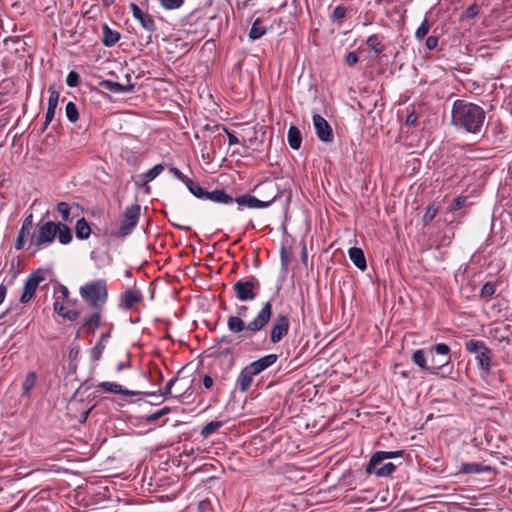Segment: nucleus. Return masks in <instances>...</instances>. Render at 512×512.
Listing matches in <instances>:
<instances>
[{"mask_svg":"<svg viewBox=\"0 0 512 512\" xmlns=\"http://www.w3.org/2000/svg\"><path fill=\"white\" fill-rule=\"evenodd\" d=\"M99 86L116 94L130 93L134 90L135 87V85L131 83L123 85L112 80H101L99 82Z\"/></svg>","mask_w":512,"mask_h":512,"instance_id":"18","label":"nucleus"},{"mask_svg":"<svg viewBox=\"0 0 512 512\" xmlns=\"http://www.w3.org/2000/svg\"><path fill=\"white\" fill-rule=\"evenodd\" d=\"M202 382L205 389H210L213 386V378L208 374L204 375Z\"/></svg>","mask_w":512,"mask_h":512,"instance_id":"63","label":"nucleus"},{"mask_svg":"<svg viewBox=\"0 0 512 512\" xmlns=\"http://www.w3.org/2000/svg\"><path fill=\"white\" fill-rule=\"evenodd\" d=\"M290 329V318L286 314H278L271 325L269 340L272 344L281 342L288 335Z\"/></svg>","mask_w":512,"mask_h":512,"instance_id":"9","label":"nucleus"},{"mask_svg":"<svg viewBox=\"0 0 512 512\" xmlns=\"http://www.w3.org/2000/svg\"><path fill=\"white\" fill-rule=\"evenodd\" d=\"M277 360H278L277 354H268L266 356H263L255 361L251 362L250 364H248V366L253 372H255L256 375H259L264 370H266L267 368L274 365Z\"/></svg>","mask_w":512,"mask_h":512,"instance_id":"15","label":"nucleus"},{"mask_svg":"<svg viewBox=\"0 0 512 512\" xmlns=\"http://www.w3.org/2000/svg\"><path fill=\"white\" fill-rule=\"evenodd\" d=\"M65 114L68 120L72 123H75L79 119V112L74 102L70 101L67 103Z\"/></svg>","mask_w":512,"mask_h":512,"instance_id":"37","label":"nucleus"},{"mask_svg":"<svg viewBox=\"0 0 512 512\" xmlns=\"http://www.w3.org/2000/svg\"><path fill=\"white\" fill-rule=\"evenodd\" d=\"M260 288L259 279L255 276H249L237 280L232 286V291L237 300L247 302L256 299Z\"/></svg>","mask_w":512,"mask_h":512,"instance_id":"5","label":"nucleus"},{"mask_svg":"<svg viewBox=\"0 0 512 512\" xmlns=\"http://www.w3.org/2000/svg\"><path fill=\"white\" fill-rule=\"evenodd\" d=\"M312 120L318 139L326 143L332 142L334 135L328 121L319 114H314Z\"/></svg>","mask_w":512,"mask_h":512,"instance_id":"11","label":"nucleus"},{"mask_svg":"<svg viewBox=\"0 0 512 512\" xmlns=\"http://www.w3.org/2000/svg\"><path fill=\"white\" fill-rule=\"evenodd\" d=\"M479 11V6L476 3H474L470 5L468 8H466V10L463 12V17L466 19H473L478 15Z\"/></svg>","mask_w":512,"mask_h":512,"instance_id":"47","label":"nucleus"},{"mask_svg":"<svg viewBox=\"0 0 512 512\" xmlns=\"http://www.w3.org/2000/svg\"><path fill=\"white\" fill-rule=\"evenodd\" d=\"M464 346L466 351L476 355L481 350H485L487 345L482 340L470 339L465 342Z\"/></svg>","mask_w":512,"mask_h":512,"instance_id":"36","label":"nucleus"},{"mask_svg":"<svg viewBox=\"0 0 512 512\" xmlns=\"http://www.w3.org/2000/svg\"><path fill=\"white\" fill-rule=\"evenodd\" d=\"M76 237L80 240L88 239L91 234V228L85 218L77 220L75 225Z\"/></svg>","mask_w":512,"mask_h":512,"instance_id":"29","label":"nucleus"},{"mask_svg":"<svg viewBox=\"0 0 512 512\" xmlns=\"http://www.w3.org/2000/svg\"><path fill=\"white\" fill-rule=\"evenodd\" d=\"M450 347L445 343H438L428 348L430 356V374L437 375L438 371L451 361Z\"/></svg>","mask_w":512,"mask_h":512,"instance_id":"8","label":"nucleus"},{"mask_svg":"<svg viewBox=\"0 0 512 512\" xmlns=\"http://www.w3.org/2000/svg\"><path fill=\"white\" fill-rule=\"evenodd\" d=\"M430 24L427 19L421 23V25L417 28L415 32V38L417 40H422L429 32Z\"/></svg>","mask_w":512,"mask_h":512,"instance_id":"42","label":"nucleus"},{"mask_svg":"<svg viewBox=\"0 0 512 512\" xmlns=\"http://www.w3.org/2000/svg\"><path fill=\"white\" fill-rule=\"evenodd\" d=\"M169 172L171 174H173L177 179H179L181 182H183L184 184L187 182V179H189V177H187L186 175H184L178 168L174 167V166H171L169 168Z\"/></svg>","mask_w":512,"mask_h":512,"instance_id":"54","label":"nucleus"},{"mask_svg":"<svg viewBox=\"0 0 512 512\" xmlns=\"http://www.w3.org/2000/svg\"><path fill=\"white\" fill-rule=\"evenodd\" d=\"M48 92L50 94L48 99V106L57 108L60 96L59 92L54 88V86H49Z\"/></svg>","mask_w":512,"mask_h":512,"instance_id":"43","label":"nucleus"},{"mask_svg":"<svg viewBox=\"0 0 512 512\" xmlns=\"http://www.w3.org/2000/svg\"><path fill=\"white\" fill-rule=\"evenodd\" d=\"M467 196H458L455 198L452 203L450 204V210L457 211L465 206L467 202Z\"/></svg>","mask_w":512,"mask_h":512,"instance_id":"48","label":"nucleus"},{"mask_svg":"<svg viewBox=\"0 0 512 512\" xmlns=\"http://www.w3.org/2000/svg\"><path fill=\"white\" fill-rule=\"evenodd\" d=\"M160 418H161V414L159 413V411H156L148 416L143 417L142 419L146 424H151Z\"/></svg>","mask_w":512,"mask_h":512,"instance_id":"58","label":"nucleus"},{"mask_svg":"<svg viewBox=\"0 0 512 512\" xmlns=\"http://www.w3.org/2000/svg\"><path fill=\"white\" fill-rule=\"evenodd\" d=\"M425 46L428 50H434L438 46V38L436 36H429L425 41Z\"/></svg>","mask_w":512,"mask_h":512,"instance_id":"55","label":"nucleus"},{"mask_svg":"<svg viewBox=\"0 0 512 512\" xmlns=\"http://www.w3.org/2000/svg\"><path fill=\"white\" fill-rule=\"evenodd\" d=\"M217 129H222L228 136V144L230 146L239 144V139L224 126V125H216Z\"/></svg>","mask_w":512,"mask_h":512,"instance_id":"51","label":"nucleus"},{"mask_svg":"<svg viewBox=\"0 0 512 512\" xmlns=\"http://www.w3.org/2000/svg\"><path fill=\"white\" fill-rule=\"evenodd\" d=\"M164 165L163 164H157L153 166L151 169L146 171L141 175L143 178V182L140 185H145L148 182L154 180L158 175H160L164 171Z\"/></svg>","mask_w":512,"mask_h":512,"instance_id":"34","label":"nucleus"},{"mask_svg":"<svg viewBox=\"0 0 512 512\" xmlns=\"http://www.w3.org/2000/svg\"><path fill=\"white\" fill-rule=\"evenodd\" d=\"M98 387L107 393L121 394L125 396H136V395H146V396H154V392H141V391H133L123 388L120 384L114 382H101L98 384Z\"/></svg>","mask_w":512,"mask_h":512,"instance_id":"14","label":"nucleus"},{"mask_svg":"<svg viewBox=\"0 0 512 512\" xmlns=\"http://www.w3.org/2000/svg\"><path fill=\"white\" fill-rule=\"evenodd\" d=\"M22 226L28 230H30L32 228V226H33V214L32 213H30L29 215H27L25 217V219L23 220Z\"/></svg>","mask_w":512,"mask_h":512,"instance_id":"62","label":"nucleus"},{"mask_svg":"<svg viewBox=\"0 0 512 512\" xmlns=\"http://www.w3.org/2000/svg\"><path fill=\"white\" fill-rule=\"evenodd\" d=\"M105 347L106 346L104 343L98 341L96 345L90 350L91 359L95 362L99 361L102 357Z\"/></svg>","mask_w":512,"mask_h":512,"instance_id":"39","label":"nucleus"},{"mask_svg":"<svg viewBox=\"0 0 512 512\" xmlns=\"http://www.w3.org/2000/svg\"><path fill=\"white\" fill-rule=\"evenodd\" d=\"M381 36L378 34L370 35L365 43L374 52L376 56L385 50V45L380 41Z\"/></svg>","mask_w":512,"mask_h":512,"instance_id":"31","label":"nucleus"},{"mask_svg":"<svg viewBox=\"0 0 512 512\" xmlns=\"http://www.w3.org/2000/svg\"><path fill=\"white\" fill-rule=\"evenodd\" d=\"M418 121V114L415 111L410 112L405 120L407 126H415Z\"/></svg>","mask_w":512,"mask_h":512,"instance_id":"57","label":"nucleus"},{"mask_svg":"<svg viewBox=\"0 0 512 512\" xmlns=\"http://www.w3.org/2000/svg\"><path fill=\"white\" fill-rule=\"evenodd\" d=\"M222 426H223L222 421H217V420L211 421V422L207 423L201 429L200 435L206 439V438L210 437L212 434H214L215 432H217Z\"/></svg>","mask_w":512,"mask_h":512,"instance_id":"35","label":"nucleus"},{"mask_svg":"<svg viewBox=\"0 0 512 512\" xmlns=\"http://www.w3.org/2000/svg\"><path fill=\"white\" fill-rule=\"evenodd\" d=\"M404 451L403 450H397V451H377L375 452L367 466H366V473L368 474H375L377 477H387L390 476L396 469V466L391 463H385L384 466L379 467V465L384 462L386 459H393L403 456Z\"/></svg>","mask_w":512,"mask_h":512,"instance_id":"4","label":"nucleus"},{"mask_svg":"<svg viewBox=\"0 0 512 512\" xmlns=\"http://www.w3.org/2000/svg\"><path fill=\"white\" fill-rule=\"evenodd\" d=\"M130 366H131V361H130V358H129V354H127V360L124 361V362L118 363V365L116 367V371L120 372L124 368H129Z\"/></svg>","mask_w":512,"mask_h":512,"instance_id":"64","label":"nucleus"},{"mask_svg":"<svg viewBox=\"0 0 512 512\" xmlns=\"http://www.w3.org/2000/svg\"><path fill=\"white\" fill-rule=\"evenodd\" d=\"M101 325V313L99 311L93 312L91 315L83 319L79 331L86 334H94Z\"/></svg>","mask_w":512,"mask_h":512,"instance_id":"16","label":"nucleus"},{"mask_svg":"<svg viewBox=\"0 0 512 512\" xmlns=\"http://www.w3.org/2000/svg\"><path fill=\"white\" fill-rule=\"evenodd\" d=\"M275 197L270 200H260L251 194H243L234 198V202L238 205L239 208L248 207V208H267L274 201Z\"/></svg>","mask_w":512,"mask_h":512,"instance_id":"12","label":"nucleus"},{"mask_svg":"<svg viewBox=\"0 0 512 512\" xmlns=\"http://www.w3.org/2000/svg\"><path fill=\"white\" fill-rule=\"evenodd\" d=\"M486 121V111L480 105L464 99L452 104L451 125L460 132L472 135L482 133Z\"/></svg>","mask_w":512,"mask_h":512,"instance_id":"1","label":"nucleus"},{"mask_svg":"<svg viewBox=\"0 0 512 512\" xmlns=\"http://www.w3.org/2000/svg\"><path fill=\"white\" fill-rule=\"evenodd\" d=\"M287 140L292 149L298 150L302 143L301 131L296 126H290L288 129Z\"/></svg>","mask_w":512,"mask_h":512,"instance_id":"28","label":"nucleus"},{"mask_svg":"<svg viewBox=\"0 0 512 512\" xmlns=\"http://www.w3.org/2000/svg\"><path fill=\"white\" fill-rule=\"evenodd\" d=\"M80 83V75L76 71H70L66 77V84L69 87H77Z\"/></svg>","mask_w":512,"mask_h":512,"instance_id":"46","label":"nucleus"},{"mask_svg":"<svg viewBox=\"0 0 512 512\" xmlns=\"http://www.w3.org/2000/svg\"><path fill=\"white\" fill-rule=\"evenodd\" d=\"M177 380H178V377H173V378H171V379L168 381V383H167V385H166V387H165L164 391L160 393V396H163V397L172 396V387H173V386H174V384L177 382Z\"/></svg>","mask_w":512,"mask_h":512,"instance_id":"52","label":"nucleus"},{"mask_svg":"<svg viewBox=\"0 0 512 512\" xmlns=\"http://www.w3.org/2000/svg\"><path fill=\"white\" fill-rule=\"evenodd\" d=\"M79 293L92 308L101 309L108 299L107 282L105 279H98L86 283L80 287Z\"/></svg>","mask_w":512,"mask_h":512,"instance_id":"3","label":"nucleus"},{"mask_svg":"<svg viewBox=\"0 0 512 512\" xmlns=\"http://www.w3.org/2000/svg\"><path fill=\"white\" fill-rule=\"evenodd\" d=\"M437 213H438V208L435 207L434 205H429L426 208V211L422 218L423 224L425 226L428 225L431 221H433V219L436 217Z\"/></svg>","mask_w":512,"mask_h":512,"instance_id":"40","label":"nucleus"},{"mask_svg":"<svg viewBox=\"0 0 512 512\" xmlns=\"http://www.w3.org/2000/svg\"><path fill=\"white\" fill-rule=\"evenodd\" d=\"M205 200H210L214 203L231 205L234 203V198L226 193L224 189H215L213 191H207Z\"/></svg>","mask_w":512,"mask_h":512,"instance_id":"20","label":"nucleus"},{"mask_svg":"<svg viewBox=\"0 0 512 512\" xmlns=\"http://www.w3.org/2000/svg\"><path fill=\"white\" fill-rule=\"evenodd\" d=\"M212 511H213L212 504L208 499L202 500L198 503L197 512H212Z\"/></svg>","mask_w":512,"mask_h":512,"instance_id":"53","label":"nucleus"},{"mask_svg":"<svg viewBox=\"0 0 512 512\" xmlns=\"http://www.w3.org/2000/svg\"><path fill=\"white\" fill-rule=\"evenodd\" d=\"M348 254L350 260L358 269H360L361 271H365L367 269L366 258L361 248L351 247L348 251Z\"/></svg>","mask_w":512,"mask_h":512,"instance_id":"23","label":"nucleus"},{"mask_svg":"<svg viewBox=\"0 0 512 512\" xmlns=\"http://www.w3.org/2000/svg\"><path fill=\"white\" fill-rule=\"evenodd\" d=\"M70 210V206L66 202H59L57 204V211L60 213L64 222H68L70 220Z\"/></svg>","mask_w":512,"mask_h":512,"instance_id":"41","label":"nucleus"},{"mask_svg":"<svg viewBox=\"0 0 512 512\" xmlns=\"http://www.w3.org/2000/svg\"><path fill=\"white\" fill-rule=\"evenodd\" d=\"M267 32L266 27L262 24V21L260 18L255 19V21L252 24V27L249 31V39L251 41H255L257 39H260L262 36H264Z\"/></svg>","mask_w":512,"mask_h":512,"instance_id":"30","label":"nucleus"},{"mask_svg":"<svg viewBox=\"0 0 512 512\" xmlns=\"http://www.w3.org/2000/svg\"><path fill=\"white\" fill-rule=\"evenodd\" d=\"M79 311L77 310H67L65 314H63V318L69 321H75L79 316Z\"/></svg>","mask_w":512,"mask_h":512,"instance_id":"60","label":"nucleus"},{"mask_svg":"<svg viewBox=\"0 0 512 512\" xmlns=\"http://www.w3.org/2000/svg\"><path fill=\"white\" fill-rule=\"evenodd\" d=\"M412 361L422 370H426L430 373V356H428V348L418 349L412 354Z\"/></svg>","mask_w":512,"mask_h":512,"instance_id":"21","label":"nucleus"},{"mask_svg":"<svg viewBox=\"0 0 512 512\" xmlns=\"http://www.w3.org/2000/svg\"><path fill=\"white\" fill-rule=\"evenodd\" d=\"M185 0H160L162 7L166 10H174L180 8Z\"/></svg>","mask_w":512,"mask_h":512,"instance_id":"44","label":"nucleus"},{"mask_svg":"<svg viewBox=\"0 0 512 512\" xmlns=\"http://www.w3.org/2000/svg\"><path fill=\"white\" fill-rule=\"evenodd\" d=\"M272 307V302L266 301L257 315L246 323L243 318L247 316L249 308L246 305H240L236 309L237 315L228 317L227 328L233 334L251 338L268 325L273 314Z\"/></svg>","mask_w":512,"mask_h":512,"instance_id":"2","label":"nucleus"},{"mask_svg":"<svg viewBox=\"0 0 512 512\" xmlns=\"http://www.w3.org/2000/svg\"><path fill=\"white\" fill-rule=\"evenodd\" d=\"M256 376L255 372H253L249 366H245L240 374L238 375L236 386L241 392H246L253 381V377Z\"/></svg>","mask_w":512,"mask_h":512,"instance_id":"19","label":"nucleus"},{"mask_svg":"<svg viewBox=\"0 0 512 512\" xmlns=\"http://www.w3.org/2000/svg\"><path fill=\"white\" fill-rule=\"evenodd\" d=\"M55 226H56L55 230H56V236H58V241L62 245L69 244L73 239L71 229L66 224L61 223V222L55 223Z\"/></svg>","mask_w":512,"mask_h":512,"instance_id":"26","label":"nucleus"},{"mask_svg":"<svg viewBox=\"0 0 512 512\" xmlns=\"http://www.w3.org/2000/svg\"><path fill=\"white\" fill-rule=\"evenodd\" d=\"M103 36L102 43L106 47L114 46L120 39V33L116 30H112L108 24H104L102 27Z\"/></svg>","mask_w":512,"mask_h":512,"instance_id":"25","label":"nucleus"},{"mask_svg":"<svg viewBox=\"0 0 512 512\" xmlns=\"http://www.w3.org/2000/svg\"><path fill=\"white\" fill-rule=\"evenodd\" d=\"M143 300V295L140 290L135 288L127 289L121 295L122 305L126 310H130L135 304L140 303Z\"/></svg>","mask_w":512,"mask_h":512,"instance_id":"17","label":"nucleus"},{"mask_svg":"<svg viewBox=\"0 0 512 512\" xmlns=\"http://www.w3.org/2000/svg\"><path fill=\"white\" fill-rule=\"evenodd\" d=\"M346 7L343 5H338L334 8L332 14H331V20L332 21H341L345 15H346Z\"/></svg>","mask_w":512,"mask_h":512,"instance_id":"45","label":"nucleus"},{"mask_svg":"<svg viewBox=\"0 0 512 512\" xmlns=\"http://www.w3.org/2000/svg\"><path fill=\"white\" fill-rule=\"evenodd\" d=\"M186 187L192 193L195 197L201 200H205L207 191L202 188L199 183L193 181L192 179H187V182L185 183Z\"/></svg>","mask_w":512,"mask_h":512,"instance_id":"33","label":"nucleus"},{"mask_svg":"<svg viewBox=\"0 0 512 512\" xmlns=\"http://www.w3.org/2000/svg\"><path fill=\"white\" fill-rule=\"evenodd\" d=\"M141 214V206L134 203L125 208L123 219L121 220L118 230L114 233L117 238H126L136 228Z\"/></svg>","mask_w":512,"mask_h":512,"instance_id":"6","label":"nucleus"},{"mask_svg":"<svg viewBox=\"0 0 512 512\" xmlns=\"http://www.w3.org/2000/svg\"><path fill=\"white\" fill-rule=\"evenodd\" d=\"M55 227V222L53 221L36 225L29 240L30 246H35L40 249L45 245L53 243L56 238Z\"/></svg>","mask_w":512,"mask_h":512,"instance_id":"7","label":"nucleus"},{"mask_svg":"<svg viewBox=\"0 0 512 512\" xmlns=\"http://www.w3.org/2000/svg\"><path fill=\"white\" fill-rule=\"evenodd\" d=\"M36 380H37V377L34 372H29L26 375L25 380L22 384V389H23L24 394L29 393V391L34 387Z\"/></svg>","mask_w":512,"mask_h":512,"instance_id":"38","label":"nucleus"},{"mask_svg":"<svg viewBox=\"0 0 512 512\" xmlns=\"http://www.w3.org/2000/svg\"><path fill=\"white\" fill-rule=\"evenodd\" d=\"M498 286H499L498 281L486 282L485 284H483V286L480 289V293H479L480 298L485 300L486 302L489 301L495 294Z\"/></svg>","mask_w":512,"mask_h":512,"instance_id":"32","label":"nucleus"},{"mask_svg":"<svg viewBox=\"0 0 512 512\" xmlns=\"http://www.w3.org/2000/svg\"><path fill=\"white\" fill-rule=\"evenodd\" d=\"M499 333H500V330L498 328L491 330V334L493 335V337L495 339H497L500 342L506 341L507 343H510V338L508 336H504L502 334L499 335Z\"/></svg>","mask_w":512,"mask_h":512,"instance_id":"59","label":"nucleus"},{"mask_svg":"<svg viewBox=\"0 0 512 512\" xmlns=\"http://www.w3.org/2000/svg\"><path fill=\"white\" fill-rule=\"evenodd\" d=\"M487 472H493L492 467L489 465H484L482 463H462L460 467V473L463 474H480Z\"/></svg>","mask_w":512,"mask_h":512,"instance_id":"22","label":"nucleus"},{"mask_svg":"<svg viewBox=\"0 0 512 512\" xmlns=\"http://www.w3.org/2000/svg\"><path fill=\"white\" fill-rule=\"evenodd\" d=\"M54 312L63 317V314L67 311L65 307L60 303V297H56L53 305Z\"/></svg>","mask_w":512,"mask_h":512,"instance_id":"56","label":"nucleus"},{"mask_svg":"<svg viewBox=\"0 0 512 512\" xmlns=\"http://www.w3.org/2000/svg\"><path fill=\"white\" fill-rule=\"evenodd\" d=\"M129 7L133 17L140 22L141 26L145 30L148 32H155L157 30V26L151 15L143 12L141 8L133 2L130 3Z\"/></svg>","mask_w":512,"mask_h":512,"instance_id":"13","label":"nucleus"},{"mask_svg":"<svg viewBox=\"0 0 512 512\" xmlns=\"http://www.w3.org/2000/svg\"><path fill=\"white\" fill-rule=\"evenodd\" d=\"M59 292L61 295L59 296L60 299H67L69 296V290L66 286L59 284L57 289L55 290V293Z\"/></svg>","mask_w":512,"mask_h":512,"instance_id":"61","label":"nucleus"},{"mask_svg":"<svg viewBox=\"0 0 512 512\" xmlns=\"http://www.w3.org/2000/svg\"><path fill=\"white\" fill-rule=\"evenodd\" d=\"M487 127H490L494 141L501 142L506 133V127L502 121L500 119L490 120L487 124Z\"/></svg>","mask_w":512,"mask_h":512,"instance_id":"27","label":"nucleus"},{"mask_svg":"<svg viewBox=\"0 0 512 512\" xmlns=\"http://www.w3.org/2000/svg\"><path fill=\"white\" fill-rule=\"evenodd\" d=\"M491 358L492 350L489 347H485V350H481L476 354V360L481 370L488 373L491 369Z\"/></svg>","mask_w":512,"mask_h":512,"instance_id":"24","label":"nucleus"},{"mask_svg":"<svg viewBox=\"0 0 512 512\" xmlns=\"http://www.w3.org/2000/svg\"><path fill=\"white\" fill-rule=\"evenodd\" d=\"M345 63L347 66L349 67H353L355 66L358 61H359V58H358V55L356 52L354 51H351V52H348L346 55H345V59H344Z\"/></svg>","mask_w":512,"mask_h":512,"instance_id":"50","label":"nucleus"},{"mask_svg":"<svg viewBox=\"0 0 512 512\" xmlns=\"http://www.w3.org/2000/svg\"><path fill=\"white\" fill-rule=\"evenodd\" d=\"M44 280L45 277L43 276V272L41 269H37L31 272L24 283L23 291L21 293L19 301L22 304L29 303L34 297L39 284Z\"/></svg>","mask_w":512,"mask_h":512,"instance_id":"10","label":"nucleus"},{"mask_svg":"<svg viewBox=\"0 0 512 512\" xmlns=\"http://www.w3.org/2000/svg\"><path fill=\"white\" fill-rule=\"evenodd\" d=\"M56 113V108L53 107H47L46 115H45V121L42 127V132L45 131L48 127V125L53 121Z\"/></svg>","mask_w":512,"mask_h":512,"instance_id":"49","label":"nucleus"}]
</instances>
